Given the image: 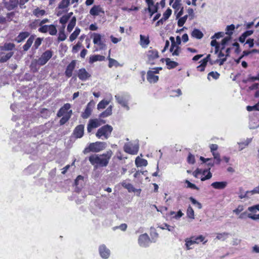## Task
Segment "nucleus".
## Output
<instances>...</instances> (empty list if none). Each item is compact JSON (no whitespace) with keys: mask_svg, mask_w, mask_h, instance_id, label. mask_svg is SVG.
Here are the masks:
<instances>
[{"mask_svg":"<svg viewBox=\"0 0 259 259\" xmlns=\"http://www.w3.org/2000/svg\"><path fill=\"white\" fill-rule=\"evenodd\" d=\"M112 155V152L109 150L102 154H92L89 157V160L96 168L97 166L105 167L108 164Z\"/></svg>","mask_w":259,"mask_h":259,"instance_id":"1","label":"nucleus"},{"mask_svg":"<svg viewBox=\"0 0 259 259\" xmlns=\"http://www.w3.org/2000/svg\"><path fill=\"white\" fill-rule=\"evenodd\" d=\"M107 147V143L104 142H96L94 143H91L89 146L84 148L83 153L85 154L90 152H99Z\"/></svg>","mask_w":259,"mask_h":259,"instance_id":"2","label":"nucleus"},{"mask_svg":"<svg viewBox=\"0 0 259 259\" xmlns=\"http://www.w3.org/2000/svg\"><path fill=\"white\" fill-rule=\"evenodd\" d=\"M113 129L111 125L105 124L97 130L96 136L98 139H107L111 136Z\"/></svg>","mask_w":259,"mask_h":259,"instance_id":"3","label":"nucleus"},{"mask_svg":"<svg viewBox=\"0 0 259 259\" xmlns=\"http://www.w3.org/2000/svg\"><path fill=\"white\" fill-rule=\"evenodd\" d=\"M115 98L117 102L122 107L125 108L127 111L130 110L128 102L131 99V96L127 93L123 92L120 95H116L115 96Z\"/></svg>","mask_w":259,"mask_h":259,"instance_id":"4","label":"nucleus"},{"mask_svg":"<svg viewBox=\"0 0 259 259\" xmlns=\"http://www.w3.org/2000/svg\"><path fill=\"white\" fill-rule=\"evenodd\" d=\"M92 35L93 37V43L95 45H98L99 47V50H106L107 46L105 44V40H103L102 38V36L101 35V34L98 33H93ZM95 51H98V49H96Z\"/></svg>","mask_w":259,"mask_h":259,"instance_id":"5","label":"nucleus"},{"mask_svg":"<svg viewBox=\"0 0 259 259\" xmlns=\"http://www.w3.org/2000/svg\"><path fill=\"white\" fill-rule=\"evenodd\" d=\"M139 146L138 143L133 145L131 143H125L123 146L124 151L128 154L136 155L139 151Z\"/></svg>","mask_w":259,"mask_h":259,"instance_id":"6","label":"nucleus"},{"mask_svg":"<svg viewBox=\"0 0 259 259\" xmlns=\"http://www.w3.org/2000/svg\"><path fill=\"white\" fill-rule=\"evenodd\" d=\"M147 56L146 64L154 65L155 64L154 60L159 58L158 52L156 50H150L147 52Z\"/></svg>","mask_w":259,"mask_h":259,"instance_id":"7","label":"nucleus"},{"mask_svg":"<svg viewBox=\"0 0 259 259\" xmlns=\"http://www.w3.org/2000/svg\"><path fill=\"white\" fill-rule=\"evenodd\" d=\"M52 55L53 52L51 50H48L46 51L38 59V64L41 66L44 65L52 58Z\"/></svg>","mask_w":259,"mask_h":259,"instance_id":"8","label":"nucleus"},{"mask_svg":"<svg viewBox=\"0 0 259 259\" xmlns=\"http://www.w3.org/2000/svg\"><path fill=\"white\" fill-rule=\"evenodd\" d=\"M151 242L150 239L147 233L141 234L138 238V243L141 247H147Z\"/></svg>","mask_w":259,"mask_h":259,"instance_id":"9","label":"nucleus"},{"mask_svg":"<svg viewBox=\"0 0 259 259\" xmlns=\"http://www.w3.org/2000/svg\"><path fill=\"white\" fill-rule=\"evenodd\" d=\"M76 64V60H73L67 66L65 71V75L66 77L69 78L72 75V72L75 68Z\"/></svg>","mask_w":259,"mask_h":259,"instance_id":"10","label":"nucleus"},{"mask_svg":"<svg viewBox=\"0 0 259 259\" xmlns=\"http://www.w3.org/2000/svg\"><path fill=\"white\" fill-rule=\"evenodd\" d=\"M99 251L100 256L104 259H107L110 256V251L104 244L101 245L99 246Z\"/></svg>","mask_w":259,"mask_h":259,"instance_id":"11","label":"nucleus"},{"mask_svg":"<svg viewBox=\"0 0 259 259\" xmlns=\"http://www.w3.org/2000/svg\"><path fill=\"white\" fill-rule=\"evenodd\" d=\"M91 76V74L87 71L84 68H82L78 70L77 77L82 81H85Z\"/></svg>","mask_w":259,"mask_h":259,"instance_id":"12","label":"nucleus"},{"mask_svg":"<svg viewBox=\"0 0 259 259\" xmlns=\"http://www.w3.org/2000/svg\"><path fill=\"white\" fill-rule=\"evenodd\" d=\"M84 134V125L83 124L78 125L75 127L73 132V135L76 138H81Z\"/></svg>","mask_w":259,"mask_h":259,"instance_id":"13","label":"nucleus"},{"mask_svg":"<svg viewBox=\"0 0 259 259\" xmlns=\"http://www.w3.org/2000/svg\"><path fill=\"white\" fill-rule=\"evenodd\" d=\"M18 5V0H9V2L4 3L5 8L8 11L14 10L17 8Z\"/></svg>","mask_w":259,"mask_h":259,"instance_id":"14","label":"nucleus"},{"mask_svg":"<svg viewBox=\"0 0 259 259\" xmlns=\"http://www.w3.org/2000/svg\"><path fill=\"white\" fill-rule=\"evenodd\" d=\"M13 52H9L5 54L3 52H0V63H4L9 60L14 55Z\"/></svg>","mask_w":259,"mask_h":259,"instance_id":"15","label":"nucleus"},{"mask_svg":"<svg viewBox=\"0 0 259 259\" xmlns=\"http://www.w3.org/2000/svg\"><path fill=\"white\" fill-rule=\"evenodd\" d=\"M159 10V3H156L152 6L148 7L147 8H145V11H148L149 13L150 17H151L155 13H157Z\"/></svg>","mask_w":259,"mask_h":259,"instance_id":"16","label":"nucleus"},{"mask_svg":"<svg viewBox=\"0 0 259 259\" xmlns=\"http://www.w3.org/2000/svg\"><path fill=\"white\" fill-rule=\"evenodd\" d=\"M147 79L150 83H156L159 80V76L155 75L152 70H148L147 72Z\"/></svg>","mask_w":259,"mask_h":259,"instance_id":"17","label":"nucleus"},{"mask_svg":"<svg viewBox=\"0 0 259 259\" xmlns=\"http://www.w3.org/2000/svg\"><path fill=\"white\" fill-rule=\"evenodd\" d=\"M71 107V105L69 103L65 104L58 111L57 115L58 117H61L66 114L67 111L69 110Z\"/></svg>","mask_w":259,"mask_h":259,"instance_id":"18","label":"nucleus"},{"mask_svg":"<svg viewBox=\"0 0 259 259\" xmlns=\"http://www.w3.org/2000/svg\"><path fill=\"white\" fill-rule=\"evenodd\" d=\"M15 48V45L12 42H6L3 46H0V50L3 51L12 52Z\"/></svg>","mask_w":259,"mask_h":259,"instance_id":"19","label":"nucleus"},{"mask_svg":"<svg viewBox=\"0 0 259 259\" xmlns=\"http://www.w3.org/2000/svg\"><path fill=\"white\" fill-rule=\"evenodd\" d=\"M100 12L104 13V11L99 5H94L90 11V14L94 16L99 15Z\"/></svg>","mask_w":259,"mask_h":259,"instance_id":"20","label":"nucleus"},{"mask_svg":"<svg viewBox=\"0 0 259 259\" xmlns=\"http://www.w3.org/2000/svg\"><path fill=\"white\" fill-rule=\"evenodd\" d=\"M211 186L214 189L222 190L226 187L227 186V182L225 181L214 182L211 184Z\"/></svg>","mask_w":259,"mask_h":259,"instance_id":"21","label":"nucleus"},{"mask_svg":"<svg viewBox=\"0 0 259 259\" xmlns=\"http://www.w3.org/2000/svg\"><path fill=\"white\" fill-rule=\"evenodd\" d=\"M210 167H208L207 169H201V174H202V175H205L207 173V174L205 176L202 177L200 179L201 181H204L209 180L212 177V174L210 172Z\"/></svg>","mask_w":259,"mask_h":259,"instance_id":"22","label":"nucleus"},{"mask_svg":"<svg viewBox=\"0 0 259 259\" xmlns=\"http://www.w3.org/2000/svg\"><path fill=\"white\" fill-rule=\"evenodd\" d=\"M30 35V33L27 31L21 32L19 33L17 37L15 38V41L20 43L25 40Z\"/></svg>","mask_w":259,"mask_h":259,"instance_id":"23","label":"nucleus"},{"mask_svg":"<svg viewBox=\"0 0 259 259\" xmlns=\"http://www.w3.org/2000/svg\"><path fill=\"white\" fill-rule=\"evenodd\" d=\"M92 111L91 102H90L87 104L84 112L81 114V117L84 119L88 118L91 115Z\"/></svg>","mask_w":259,"mask_h":259,"instance_id":"24","label":"nucleus"},{"mask_svg":"<svg viewBox=\"0 0 259 259\" xmlns=\"http://www.w3.org/2000/svg\"><path fill=\"white\" fill-rule=\"evenodd\" d=\"M35 37V35L33 34L29 37L25 44L23 46L24 51H27L29 49L34 40Z\"/></svg>","mask_w":259,"mask_h":259,"instance_id":"25","label":"nucleus"},{"mask_svg":"<svg viewBox=\"0 0 259 259\" xmlns=\"http://www.w3.org/2000/svg\"><path fill=\"white\" fill-rule=\"evenodd\" d=\"M105 57L104 56L100 55H94L91 56L89 59V63L93 64L97 61H103L105 60Z\"/></svg>","mask_w":259,"mask_h":259,"instance_id":"26","label":"nucleus"},{"mask_svg":"<svg viewBox=\"0 0 259 259\" xmlns=\"http://www.w3.org/2000/svg\"><path fill=\"white\" fill-rule=\"evenodd\" d=\"M112 105H110L104 111L101 113L99 117L100 118H105L109 116L112 114Z\"/></svg>","mask_w":259,"mask_h":259,"instance_id":"27","label":"nucleus"},{"mask_svg":"<svg viewBox=\"0 0 259 259\" xmlns=\"http://www.w3.org/2000/svg\"><path fill=\"white\" fill-rule=\"evenodd\" d=\"M165 61L166 62V65H167V68L168 69H174L179 65L178 62L172 61L168 58H166V59H165Z\"/></svg>","mask_w":259,"mask_h":259,"instance_id":"28","label":"nucleus"},{"mask_svg":"<svg viewBox=\"0 0 259 259\" xmlns=\"http://www.w3.org/2000/svg\"><path fill=\"white\" fill-rule=\"evenodd\" d=\"M140 45L143 47L146 48L147 47V46L150 43V40L149 38V37L145 36L142 34H141L140 35Z\"/></svg>","mask_w":259,"mask_h":259,"instance_id":"29","label":"nucleus"},{"mask_svg":"<svg viewBox=\"0 0 259 259\" xmlns=\"http://www.w3.org/2000/svg\"><path fill=\"white\" fill-rule=\"evenodd\" d=\"M83 177L80 175L78 176L74 181V185L76 186V188H77L78 190H80L82 184L83 182Z\"/></svg>","mask_w":259,"mask_h":259,"instance_id":"30","label":"nucleus"},{"mask_svg":"<svg viewBox=\"0 0 259 259\" xmlns=\"http://www.w3.org/2000/svg\"><path fill=\"white\" fill-rule=\"evenodd\" d=\"M135 164L137 167L146 166L148 164L147 160L145 159L140 158L137 157L135 160Z\"/></svg>","mask_w":259,"mask_h":259,"instance_id":"31","label":"nucleus"},{"mask_svg":"<svg viewBox=\"0 0 259 259\" xmlns=\"http://www.w3.org/2000/svg\"><path fill=\"white\" fill-rule=\"evenodd\" d=\"M191 35L197 39H201L203 37V34L199 29L194 28L191 33Z\"/></svg>","mask_w":259,"mask_h":259,"instance_id":"32","label":"nucleus"},{"mask_svg":"<svg viewBox=\"0 0 259 259\" xmlns=\"http://www.w3.org/2000/svg\"><path fill=\"white\" fill-rule=\"evenodd\" d=\"M76 18L75 16L71 18L67 27V30L69 32H70L74 27L76 24Z\"/></svg>","mask_w":259,"mask_h":259,"instance_id":"33","label":"nucleus"},{"mask_svg":"<svg viewBox=\"0 0 259 259\" xmlns=\"http://www.w3.org/2000/svg\"><path fill=\"white\" fill-rule=\"evenodd\" d=\"M233 80L236 81L240 87L241 90H242V84L243 83V75L240 73H238L235 75L233 78Z\"/></svg>","mask_w":259,"mask_h":259,"instance_id":"34","label":"nucleus"},{"mask_svg":"<svg viewBox=\"0 0 259 259\" xmlns=\"http://www.w3.org/2000/svg\"><path fill=\"white\" fill-rule=\"evenodd\" d=\"M185 242V245L187 250L191 249L192 248L190 247V246L196 243V241L194 240V238H193V236L190 237V238L186 239Z\"/></svg>","mask_w":259,"mask_h":259,"instance_id":"35","label":"nucleus"},{"mask_svg":"<svg viewBox=\"0 0 259 259\" xmlns=\"http://www.w3.org/2000/svg\"><path fill=\"white\" fill-rule=\"evenodd\" d=\"M80 32V29L78 27H76L75 30L69 36L70 41H74L78 36Z\"/></svg>","mask_w":259,"mask_h":259,"instance_id":"36","label":"nucleus"},{"mask_svg":"<svg viewBox=\"0 0 259 259\" xmlns=\"http://www.w3.org/2000/svg\"><path fill=\"white\" fill-rule=\"evenodd\" d=\"M70 0H62L58 5L57 8L59 9H63L67 8L70 5Z\"/></svg>","mask_w":259,"mask_h":259,"instance_id":"37","label":"nucleus"},{"mask_svg":"<svg viewBox=\"0 0 259 259\" xmlns=\"http://www.w3.org/2000/svg\"><path fill=\"white\" fill-rule=\"evenodd\" d=\"M158 227L162 230L166 229L168 231L174 233L175 227L168 225L166 223H164L162 225L159 226Z\"/></svg>","mask_w":259,"mask_h":259,"instance_id":"38","label":"nucleus"},{"mask_svg":"<svg viewBox=\"0 0 259 259\" xmlns=\"http://www.w3.org/2000/svg\"><path fill=\"white\" fill-rule=\"evenodd\" d=\"M109 104V101L105 100H102L97 105V109L98 110L103 109L105 108L107 105Z\"/></svg>","mask_w":259,"mask_h":259,"instance_id":"39","label":"nucleus"},{"mask_svg":"<svg viewBox=\"0 0 259 259\" xmlns=\"http://www.w3.org/2000/svg\"><path fill=\"white\" fill-rule=\"evenodd\" d=\"M33 14L36 17L44 16L46 14V11L44 10H40L38 8L35 9L33 11Z\"/></svg>","mask_w":259,"mask_h":259,"instance_id":"40","label":"nucleus"},{"mask_svg":"<svg viewBox=\"0 0 259 259\" xmlns=\"http://www.w3.org/2000/svg\"><path fill=\"white\" fill-rule=\"evenodd\" d=\"M187 216L188 218L191 219H194L195 218V214H194V211L192 207L189 205L188 207V208L187 209Z\"/></svg>","mask_w":259,"mask_h":259,"instance_id":"41","label":"nucleus"},{"mask_svg":"<svg viewBox=\"0 0 259 259\" xmlns=\"http://www.w3.org/2000/svg\"><path fill=\"white\" fill-rule=\"evenodd\" d=\"M232 38L231 36H227L225 37L221 41V46L222 48L221 50H224L226 47V46L228 44V42L231 40Z\"/></svg>","mask_w":259,"mask_h":259,"instance_id":"42","label":"nucleus"},{"mask_svg":"<svg viewBox=\"0 0 259 259\" xmlns=\"http://www.w3.org/2000/svg\"><path fill=\"white\" fill-rule=\"evenodd\" d=\"M220 74L217 71H211L207 75V79L210 80V77L214 79H217L219 78Z\"/></svg>","mask_w":259,"mask_h":259,"instance_id":"43","label":"nucleus"},{"mask_svg":"<svg viewBox=\"0 0 259 259\" xmlns=\"http://www.w3.org/2000/svg\"><path fill=\"white\" fill-rule=\"evenodd\" d=\"M234 29L235 25L234 24L228 25L226 28V33L229 36H231Z\"/></svg>","mask_w":259,"mask_h":259,"instance_id":"44","label":"nucleus"},{"mask_svg":"<svg viewBox=\"0 0 259 259\" xmlns=\"http://www.w3.org/2000/svg\"><path fill=\"white\" fill-rule=\"evenodd\" d=\"M229 233L227 232H224L222 233H218L216 237V238L219 240H221L222 241H224L226 240L229 236Z\"/></svg>","mask_w":259,"mask_h":259,"instance_id":"45","label":"nucleus"},{"mask_svg":"<svg viewBox=\"0 0 259 259\" xmlns=\"http://www.w3.org/2000/svg\"><path fill=\"white\" fill-rule=\"evenodd\" d=\"M69 19L68 17L64 15L59 19V22L62 25V28H65L66 23L68 21Z\"/></svg>","mask_w":259,"mask_h":259,"instance_id":"46","label":"nucleus"},{"mask_svg":"<svg viewBox=\"0 0 259 259\" xmlns=\"http://www.w3.org/2000/svg\"><path fill=\"white\" fill-rule=\"evenodd\" d=\"M66 35L64 32V29L62 28L61 30H60L59 33V36L58 37V41H62L66 39Z\"/></svg>","mask_w":259,"mask_h":259,"instance_id":"47","label":"nucleus"},{"mask_svg":"<svg viewBox=\"0 0 259 259\" xmlns=\"http://www.w3.org/2000/svg\"><path fill=\"white\" fill-rule=\"evenodd\" d=\"M188 17V16L187 15H186L182 17H180L179 18V20L178 21V25L179 27H182L184 24L185 23L186 21H187V19Z\"/></svg>","mask_w":259,"mask_h":259,"instance_id":"48","label":"nucleus"},{"mask_svg":"<svg viewBox=\"0 0 259 259\" xmlns=\"http://www.w3.org/2000/svg\"><path fill=\"white\" fill-rule=\"evenodd\" d=\"M189 199L190 200V201L191 202V203L193 205L196 206V207L198 209L202 208V204L199 202H198L196 199H195L194 197H190Z\"/></svg>","mask_w":259,"mask_h":259,"instance_id":"49","label":"nucleus"},{"mask_svg":"<svg viewBox=\"0 0 259 259\" xmlns=\"http://www.w3.org/2000/svg\"><path fill=\"white\" fill-rule=\"evenodd\" d=\"M171 14L172 10L169 8H167L163 14V20H167L170 17Z\"/></svg>","mask_w":259,"mask_h":259,"instance_id":"50","label":"nucleus"},{"mask_svg":"<svg viewBox=\"0 0 259 259\" xmlns=\"http://www.w3.org/2000/svg\"><path fill=\"white\" fill-rule=\"evenodd\" d=\"M89 123L92 125V127L95 128L98 127L101 125V123H99V120L98 119H90L89 121Z\"/></svg>","mask_w":259,"mask_h":259,"instance_id":"51","label":"nucleus"},{"mask_svg":"<svg viewBox=\"0 0 259 259\" xmlns=\"http://www.w3.org/2000/svg\"><path fill=\"white\" fill-rule=\"evenodd\" d=\"M50 34L52 35H55L57 33V30L55 25L53 24L50 25V27L48 30Z\"/></svg>","mask_w":259,"mask_h":259,"instance_id":"52","label":"nucleus"},{"mask_svg":"<svg viewBox=\"0 0 259 259\" xmlns=\"http://www.w3.org/2000/svg\"><path fill=\"white\" fill-rule=\"evenodd\" d=\"M113 66L117 67L119 66V64L116 60L111 58H109V67L111 68Z\"/></svg>","mask_w":259,"mask_h":259,"instance_id":"53","label":"nucleus"},{"mask_svg":"<svg viewBox=\"0 0 259 259\" xmlns=\"http://www.w3.org/2000/svg\"><path fill=\"white\" fill-rule=\"evenodd\" d=\"M242 210H243V206L239 205L238 207L236 209H235L233 210V212L234 213H235L236 214H240L239 218L241 219V218H243V213L241 212V211Z\"/></svg>","mask_w":259,"mask_h":259,"instance_id":"54","label":"nucleus"},{"mask_svg":"<svg viewBox=\"0 0 259 259\" xmlns=\"http://www.w3.org/2000/svg\"><path fill=\"white\" fill-rule=\"evenodd\" d=\"M42 39V38L37 37L35 40L34 44L33 46V48L35 50L38 49V48L40 46Z\"/></svg>","mask_w":259,"mask_h":259,"instance_id":"55","label":"nucleus"},{"mask_svg":"<svg viewBox=\"0 0 259 259\" xmlns=\"http://www.w3.org/2000/svg\"><path fill=\"white\" fill-rule=\"evenodd\" d=\"M185 184H187V188H191V189H195V190H199L198 187L196 185L191 183L188 180H186L185 181Z\"/></svg>","mask_w":259,"mask_h":259,"instance_id":"56","label":"nucleus"},{"mask_svg":"<svg viewBox=\"0 0 259 259\" xmlns=\"http://www.w3.org/2000/svg\"><path fill=\"white\" fill-rule=\"evenodd\" d=\"M49 27L50 25H42L38 28V31L41 33H47L49 30Z\"/></svg>","mask_w":259,"mask_h":259,"instance_id":"57","label":"nucleus"},{"mask_svg":"<svg viewBox=\"0 0 259 259\" xmlns=\"http://www.w3.org/2000/svg\"><path fill=\"white\" fill-rule=\"evenodd\" d=\"M181 0H175L174 3L172 5V8L176 10L175 13L179 9L180 6L181 5Z\"/></svg>","mask_w":259,"mask_h":259,"instance_id":"58","label":"nucleus"},{"mask_svg":"<svg viewBox=\"0 0 259 259\" xmlns=\"http://www.w3.org/2000/svg\"><path fill=\"white\" fill-rule=\"evenodd\" d=\"M194 240L196 241V244H198L200 242H202L204 241L205 238L202 235H200L197 236H193Z\"/></svg>","mask_w":259,"mask_h":259,"instance_id":"59","label":"nucleus"},{"mask_svg":"<svg viewBox=\"0 0 259 259\" xmlns=\"http://www.w3.org/2000/svg\"><path fill=\"white\" fill-rule=\"evenodd\" d=\"M187 162L189 164H194L195 162V159L194 156L191 153H189L187 157Z\"/></svg>","mask_w":259,"mask_h":259,"instance_id":"60","label":"nucleus"},{"mask_svg":"<svg viewBox=\"0 0 259 259\" xmlns=\"http://www.w3.org/2000/svg\"><path fill=\"white\" fill-rule=\"evenodd\" d=\"M122 185L123 187L128 189L129 191H131V189L133 192H135L136 191V189L130 183L126 184L125 183H123Z\"/></svg>","mask_w":259,"mask_h":259,"instance_id":"61","label":"nucleus"},{"mask_svg":"<svg viewBox=\"0 0 259 259\" xmlns=\"http://www.w3.org/2000/svg\"><path fill=\"white\" fill-rule=\"evenodd\" d=\"M69 120V117L65 116V115L62 116V117L59 121V123L61 125H62L66 123Z\"/></svg>","mask_w":259,"mask_h":259,"instance_id":"62","label":"nucleus"},{"mask_svg":"<svg viewBox=\"0 0 259 259\" xmlns=\"http://www.w3.org/2000/svg\"><path fill=\"white\" fill-rule=\"evenodd\" d=\"M224 35V33L223 32H216L211 36V39H219L221 37H223Z\"/></svg>","mask_w":259,"mask_h":259,"instance_id":"63","label":"nucleus"},{"mask_svg":"<svg viewBox=\"0 0 259 259\" xmlns=\"http://www.w3.org/2000/svg\"><path fill=\"white\" fill-rule=\"evenodd\" d=\"M81 47V44L78 42L73 47L72 52L73 53H76L78 49Z\"/></svg>","mask_w":259,"mask_h":259,"instance_id":"64","label":"nucleus"}]
</instances>
